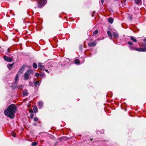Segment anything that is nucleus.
<instances>
[{
    "label": "nucleus",
    "mask_w": 146,
    "mask_h": 146,
    "mask_svg": "<svg viewBox=\"0 0 146 146\" xmlns=\"http://www.w3.org/2000/svg\"><path fill=\"white\" fill-rule=\"evenodd\" d=\"M17 111V107L13 104L10 105V118H14L15 113Z\"/></svg>",
    "instance_id": "1"
},
{
    "label": "nucleus",
    "mask_w": 146,
    "mask_h": 146,
    "mask_svg": "<svg viewBox=\"0 0 146 146\" xmlns=\"http://www.w3.org/2000/svg\"><path fill=\"white\" fill-rule=\"evenodd\" d=\"M107 33L110 39H112V37L116 39L119 37L118 34L115 31H113L111 30L108 31H107Z\"/></svg>",
    "instance_id": "2"
},
{
    "label": "nucleus",
    "mask_w": 146,
    "mask_h": 146,
    "mask_svg": "<svg viewBox=\"0 0 146 146\" xmlns=\"http://www.w3.org/2000/svg\"><path fill=\"white\" fill-rule=\"evenodd\" d=\"M33 72V71L32 70H27L24 74V78L25 80H27L30 78V75L32 74Z\"/></svg>",
    "instance_id": "3"
},
{
    "label": "nucleus",
    "mask_w": 146,
    "mask_h": 146,
    "mask_svg": "<svg viewBox=\"0 0 146 146\" xmlns=\"http://www.w3.org/2000/svg\"><path fill=\"white\" fill-rule=\"evenodd\" d=\"M129 48L131 50H135L137 51L140 52H144L146 51V48L144 47L141 48H135L132 46H130L129 47Z\"/></svg>",
    "instance_id": "4"
},
{
    "label": "nucleus",
    "mask_w": 146,
    "mask_h": 146,
    "mask_svg": "<svg viewBox=\"0 0 146 146\" xmlns=\"http://www.w3.org/2000/svg\"><path fill=\"white\" fill-rule=\"evenodd\" d=\"M46 2V0H39L37 1L38 7L41 8L44 7Z\"/></svg>",
    "instance_id": "5"
},
{
    "label": "nucleus",
    "mask_w": 146,
    "mask_h": 146,
    "mask_svg": "<svg viewBox=\"0 0 146 146\" xmlns=\"http://www.w3.org/2000/svg\"><path fill=\"white\" fill-rule=\"evenodd\" d=\"M17 82H15V83H13L12 84V87L13 88H15L16 87L18 88H21L23 87L21 85L20 86H18L17 85Z\"/></svg>",
    "instance_id": "6"
},
{
    "label": "nucleus",
    "mask_w": 146,
    "mask_h": 146,
    "mask_svg": "<svg viewBox=\"0 0 146 146\" xmlns=\"http://www.w3.org/2000/svg\"><path fill=\"white\" fill-rule=\"evenodd\" d=\"M38 69L42 71H44V70L45 68L43 65H42V64L40 63H39L38 64Z\"/></svg>",
    "instance_id": "7"
},
{
    "label": "nucleus",
    "mask_w": 146,
    "mask_h": 146,
    "mask_svg": "<svg viewBox=\"0 0 146 146\" xmlns=\"http://www.w3.org/2000/svg\"><path fill=\"white\" fill-rule=\"evenodd\" d=\"M4 114L7 116L9 117V106L7 108V109L4 111Z\"/></svg>",
    "instance_id": "8"
},
{
    "label": "nucleus",
    "mask_w": 146,
    "mask_h": 146,
    "mask_svg": "<svg viewBox=\"0 0 146 146\" xmlns=\"http://www.w3.org/2000/svg\"><path fill=\"white\" fill-rule=\"evenodd\" d=\"M43 102L42 101H39L38 102V106L39 108L41 109L43 107Z\"/></svg>",
    "instance_id": "9"
},
{
    "label": "nucleus",
    "mask_w": 146,
    "mask_h": 146,
    "mask_svg": "<svg viewBox=\"0 0 146 146\" xmlns=\"http://www.w3.org/2000/svg\"><path fill=\"white\" fill-rule=\"evenodd\" d=\"M24 69L25 66H23L19 70L18 72V73L20 74H21L24 71Z\"/></svg>",
    "instance_id": "10"
},
{
    "label": "nucleus",
    "mask_w": 146,
    "mask_h": 146,
    "mask_svg": "<svg viewBox=\"0 0 146 146\" xmlns=\"http://www.w3.org/2000/svg\"><path fill=\"white\" fill-rule=\"evenodd\" d=\"M96 43L95 42H91L88 43V45L89 46H94L96 45Z\"/></svg>",
    "instance_id": "11"
},
{
    "label": "nucleus",
    "mask_w": 146,
    "mask_h": 146,
    "mask_svg": "<svg viewBox=\"0 0 146 146\" xmlns=\"http://www.w3.org/2000/svg\"><path fill=\"white\" fill-rule=\"evenodd\" d=\"M8 76V75L7 76H5L4 77V82L5 83L7 84H8V81L9 80V77H7V76Z\"/></svg>",
    "instance_id": "12"
},
{
    "label": "nucleus",
    "mask_w": 146,
    "mask_h": 146,
    "mask_svg": "<svg viewBox=\"0 0 146 146\" xmlns=\"http://www.w3.org/2000/svg\"><path fill=\"white\" fill-rule=\"evenodd\" d=\"M52 62H48L46 66L48 68H50L52 66Z\"/></svg>",
    "instance_id": "13"
},
{
    "label": "nucleus",
    "mask_w": 146,
    "mask_h": 146,
    "mask_svg": "<svg viewBox=\"0 0 146 146\" xmlns=\"http://www.w3.org/2000/svg\"><path fill=\"white\" fill-rule=\"evenodd\" d=\"M28 93L27 90H25L23 92V95L24 96L28 95Z\"/></svg>",
    "instance_id": "14"
},
{
    "label": "nucleus",
    "mask_w": 146,
    "mask_h": 146,
    "mask_svg": "<svg viewBox=\"0 0 146 146\" xmlns=\"http://www.w3.org/2000/svg\"><path fill=\"white\" fill-rule=\"evenodd\" d=\"M19 74H17L15 76V81L16 82H17L19 80Z\"/></svg>",
    "instance_id": "15"
},
{
    "label": "nucleus",
    "mask_w": 146,
    "mask_h": 146,
    "mask_svg": "<svg viewBox=\"0 0 146 146\" xmlns=\"http://www.w3.org/2000/svg\"><path fill=\"white\" fill-rule=\"evenodd\" d=\"M35 85L36 86H39L40 84V82L39 81H36L34 82Z\"/></svg>",
    "instance_id": "16"
},
{
    "label": "nucleus",
    "mask_w": 146,
    "mask_h": 146,
    "mask_svg": "<svg viewBox=\"0 0 146 146\" xmlns=\"http://www.w3.org/2000/svg\"><path fill=\"white\" fill-rule=\"evenodd\" d=\"M3 58L4 59V60L7 62H9V57H8L7 56H5L3 57Z\"/></svg>",
    "instance_id": "17"
},
{
    "label": "nucleus",
    "mask_w": 146,
    "mask_h": 146,
    "mask_svg": "<svg viewBox=\"0 0 146 146\" xmlns=\"http://www.w3.org/2000/svg\"><path fill=\"white\" fill-rule=\"evenodd\" d=\"M113 19L111 17L109 18L108 20L109 23L111 24L113 23Z\"/></svg>",
    "instance_id": "18"
},
{
    "label": "nucleus",
    "mask_w": 146,
    "mask_h": 146,
    "mask_svg": "<svg viewBox=\"0 0 146 146\" xmlns=\"http://www.w3.org/2000/svg\"><path fill=\"white\" fill-rule=\"evenodd\" d=\"M74 63L77 64H80V62L79 60L76 59L74 61Z\"/></svg>",
    "instance_id": "19"
},
{
    "label": "nucleus",
    "mask_w": 146,
    "mask_h": 146,
    "mask_svg": "<svg viewBox=\"0 0 146 146\" xmlns=\"http://www.w3.org/2000/svg\"><path fill=\"white\" fill-rule=\"evenodd\" d=\"M131 40L134 42H136L137 41V40L133 37L131 36L130 37Z\"/></svg>",
    "instance_id": "20"
},
{
    "label": "nucleus",
    "mask_w": 146,
    "mask_h": 146,
    "mask_svg": "<svg viewBox=\"0 0 146 146\" xmlns=\"http://www.w3.org/2000/svg\"><path fill=\"white\" fill-rule=\"evenodd\" d=\"M98 33V30H96L93 33V35H96Z\"/></svg>",
    "instance_id": "21"
},
{
    "label": "nucleus",
    "mask_w": 146,
    "mask_h": 146,
    "mask_svg": "<svg viewBox=\"0 0 146 146\" xmlns=\"http://www.w3.org/2000/svg\"><path fill=\"white\" fill-rule=\"evenodd\" d=\"M33 66L34 68H36L37 67V65L35 63H33Z\"/></svg>",
    "instance_id": "22"
},
{
    "label": "nucleus",
    "mask_w": 146,
    "mask_h": 146,
    "mask_svg": "<svg viewBox=\"0 0 146 146\" xmlns=\"http://www.w3.org/2000/svg\"><path fill=\"white\" fill-rule=\"evenodd\" d=\"M37 144V143L36 142H34L32 143L31 145L32 146H35Z\"/></svg>",
    "instance_id": "23"
},
{
    "label": "nucleus",
    "mask_w": 146,
    "mask_h": 146,
    "mask_svg": "<svg viewBox=\"0 0 146 146\" xmlns=\"http://www.w3.org/2000/svg\"><path fill=\"white\" fill-rule=\"evenodd\" d=\"M141 0H135V2L136 4H138L141 1Z\"/></svg>",
    "instance_id": "24"
},
{
    "label": "nucleus",
    "mask_w": 146,
    "mask_h": 146,
    "mask_svg": "<svg viewBox=\"0 0 146 146\" xmlns=\"http://www.w3.org/2000/svg\"><path fill=\"white\" fill-rule=\"evenodd\" d=\"M12 136L14 137L15 136V133L13 131H12L11 133Z\"/></svg>",
    "instance_id": "25"
},
{
    "label": "nucleus",
    "mask_w": 146,
    "mask_h": 146,
    "mask_svg": "<svg viewBox=\"0 0 146 146\" xmlns=\"http://www.w3.org/2000/svg\"><path fill=\"white\" fill-rule=\"evenodd\" d=\"M40 76V74L38 73H36L35 74V76L37 77H38Z\"/></svg>",
    "instance_id": "26"
},
{
    "label": "nucleus",
    "mask_w": 146,
    "mask_h": 146,
    "mask_svg": "<svg viewBox=\"0 0 146 146\" xmlns=\"http://www.w3.org/2000/svg\"><path fill=\"white\" fill-rule=\"evenodd\" d=\"M128 44L131 46H132L133 45V43L132 42L130 41H128L127 42Z\"/></svg>",
    "instance_id": "27"
},
{
    "label": "nucleus",
    "mask_w": 146,
    "mask_h": 146,
    "mask_svg": "<svg viewBox=\"0 0 146 146\" xmlns=\"http://www.w3.org/2000/svg\"><path fill=\"white\" fill-rule=\"evenodd\" d=\"M30 116L31 119H33L34 116V114L33 113L31 114Z\"/></svg>",
    "instance_id": "28"
},
{
    "label": "nucleus",
    "mask_w": 146,
    "mask_h": 146,
    "mask_svg": "<svg viewBox=\"0 0 146 146\" xmlns=\"http://www.w3.org/2000/svg\"><path fill=\"white\" fill-rule=\"evenodd\" d=\"M142 45L143 46H145V47H146V43H142Z\"/></svg>",
    "instance_id": "29"
},
{
    "label": "nucleus",
    "mask_w": 146,
    "mask_h": 146,
    "mask_svg": "<svg viewBox=\"0 0 146 146\" xmlns=\"http://www.w3.org/2000/svg\"><path fill=\"white\" fill-rule=\"evenodd\" d=\"M38 118L37 117H35L34 118V121H38Z\"/></svg>",
    "instance_id": "30"
},
{
    "label": "nucleus",
    "mask_w": 146,
    "mask_h": 146,
    "mask_svg": "<svg viewBox=\"0 0 146 146\" xmlns=\"http://www.w3.org/2000/svg\"><path fill=\"white\" fill-rule=\"evenodd\" d=\"M14 62H13L12 64H10V68L12 67L13 66V65L14 64Z\"/></svg>",
    "instance_id": "31"
},
{
    "label": "nucleus",
    "mask_w": 146,
    "mask_h": 146,
    "mask_svg": "<svg viewBox=\"0 0 146 146\" xmlns=\"http://www.w3.org/2000/svg\"><path fill=\"white\" fill-rule=\"evenodd\" d=\"M44 70L46 72H47L48 73H49V71L45 69Z\"/></svg>",
    "instance_id": "32"
},
{
    "label": "nucleus",
    "mask_w": 146,
    "mask_h": 146,
    "mask_svg": "<svg viewBox=\"0 0 146 146\" xmlns=\"http://www.w3.org/2000/svg\"><path fill=\"white\" fill-rule=\"evenodd\" d=\"M101 1L102 5H103L104 3V0H101Z\"/></svg>",
    "instance_id": "33"
},
{
    "label": "nucleus",
    "mask_w": 146,
    "mask_h": 146,
    "mask_svg": "<svg viewBox=\"0 0 146 146\" xmlns=\"http://www.w3.org/2000/svg\"><path fill=\"white\" fill-rule=\"evenodd\" d=\"M13 59L11 58H10V62L12 61Z\"/></svg>",
    "instance_id": "34"
},
{
    "label": "nucleus",
    "mask_w": 146,
    "mask_h": 146,
    "mask_svg": "<svg viewBox=\"0 0 146 146\" xmlns=\"http://www.w3.org/2000/svg\"><path fill=\"white\" fill-rule=\"evenodd\" d=\"M104 133L103 131H101L100 132V133L101 134H103Z\"/></svg>",
    "instance_id": "35"
},
{
    "label": "nucleus",
    "mask_w": 146,
    "mask_h": 146,
    "mask_svg": "<svg viewBox=\"0 0 146 146\" xmlns=\"http://www.w3.org/2000/svg\"><path fill=\"white\" fill-rule=\"evenodd\" d=\"M7 68H8L9 69V64H8L7 65Z\"/></svg>",
    "instance_id": "36"
},
{
    "label": "nucleus",
    "mask_w": 146,
    "mask_h": 146,
    "mask_svg": "<svg viewBox=\"0 0 146 146\" xmlns=\"http://www.w3.org/2000/svg\"><path fill=\"white\" fill-rule=\"evenodd\" d=\"M143 41L145 42H146V38L144 39H143Z\"/></svg>",
    "instance_id": "37"
},
{
    "label": "nucleus",
    "mask_w": 146,
    "mask_h": 146,
    "mask_svg": "<svg viewBox=\"0 0 146 146\" xmlns=\"http://www.w3.org/2000/svg\"><path fill=\"white\" fill-rule=\"evenodd\" d=\"M34 125H37V124L36 123H34V124H33Z\"/></svg>",
    "instance_id": "38"
},
{
    "label": "nucleus",
    "mask_w": 146,
    "mask_h": 146,
    "mask_svg": "<svg viewBox=\"0 0 146 146\" xmlns=\"http://www.w3.org/2000/svg\"><path fill=\"white\" fill-rule=\"evenodd\" d=\"M7 50H8V51H9V48H8Z\"/></svg>",
    "instance_id": "39"
},
{
    "label": "nucleus",
    "mask_w": 146,
    "mask_h": 146,
    "mask_svg": "<svg viewBox=\"0 0 146 146\" xmlns=\"http://www.w3.org/2000/svg\"><path fill=\"white\" fill-rule=\"evenodd\" d=\"M40 76H42V74H40Z\"/></svg>",
    "instance_id": "40"
},
{
    "label": "nucleus",
    "mask_w": 146,
    "mask_h": 146,
    "mask_svg": "<svg viewBox=\"0 0 146 146\" xmlns=\"http://www.w3.org/2000/svg\"><path fill=\"white\" fill-rule=\"evenodd\" d=\"M35 8H36V7H35Z\"/></svg>",
    "instance_id": "41"
},
{
    "label": "nucleus",
    "mask_w": 146,
    "mask_h": 146,
    "mask_svg": "<svg viewBox=\"0 0 146 146\" xmlns=\"http://www.w3.org/2000/svg\"><path fill=\"white\" fill-rule=\"evenodd\" d=\"M1 48V47H0V48Z\"/></svg>",
    "instance_id": "42"
}]
</instances>
